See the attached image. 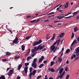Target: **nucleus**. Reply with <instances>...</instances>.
Listing matches in <instances>:
<instances>
[{"label": "nucleus", "mask_w": 79, "mask_h": 79, "mask_svg": "<svg viewBox=\"0 0 79 79\" xmlns=\"http://www.w3.org/2000/svg\"><path fill=\"white\" fill-rule=\"evenodd\" d=\"M42 42V41L41 40H39L38 41H35L32 43V46H35V45H37L40 44H41Z\"/></svg>", "instance_id": "nucleus-1"}, {"label": "nucleus", "mask_w": 79, "mask_h": 79, "mask_svg": "<svg viewBox=\"0 0 79 79\" xmlns=\"http://www.w3.org/2000/svg\"><path fill=\"white\" fill-rule=\"evenodd\" d=\"M29 64V63H25L24 64V65L26 66L25 68H24V70L25 74H27V69H28V67H27V66H28Z\"/></svg>", "instance_id": "nucleus-2"}, {"label": "nucleus", "mask_w": 79, "mask_h": 79, "mask_svg": "<svg viewBox=\"0 0 79 79\" xmlns=\"http://www.w3.org/2000/svg\"><path fill=\"white\" fill-rule=\"evenodd\" d=\"M35 73H36V70H34L32 73H30L29 74L30 78H31L32 75H33V76H34L35 74Z\"/></svg>", "instance_id": "nucleus-3"}, {"label": "nucleus", "mask_w": 79, "mask_h": 79, "mask_svg": "<svg viewBox=\"0 0 79 79\" xmlns=\"http://www.w3.org/2000/svg\"><path fill=\"white\" fill-rule=\"evenodd\" d=\"M13 73H14L13 70H10L7 73V75H8L9 76H11V75L13 74Z\"/></svg>", "instance_id": "nucleus-4"}, {"label": "nucleus", "mask_w": 79, "mask_h": 79, "mask_svg": "<svg viewBox=\"0 0 79 79\" xmlns=\"http://www.w3.org/2000/svg\"><path fill=\"white\" fill-rule=\"evenodd\" d=\"M56 41L51 46L50 48H51V50L53 51V50H55V49L56 46L54 45H56Z\"/></svg>", "instance_id": "nucleus-5"}, {"label": "nucleus", "mask_w": 79, "mask_h": 79, "mask_svg": "<svg viewBox=\"0 0 79 79\" xmlns=\"http://www.w3.org/2000/svg\"><path fill=\"white\" fill-rule=\"evenodd\" d=\"M64 74H65V71H63L62 73H60V75L59 76L60 79H62L63 78V77L64 75Z\"/></svg>", "instance_id": "nucleus-6"}, {"label": "nucleus", "mask_w": 79, "mask_h": 79, "mask_svg": "<svg viewBox=\"0 0 79 79\" xmlns=\"http://www.w3.org/2000/svg\"><path fill=\"white\" fill-rule=\"evenodd\" d=\"M18 39L17 38H16L13 41V42L12 44H17L19 42L18 40Z\"/></svg>", "instance_id": "nucleus-7"}, {"label": "nucleus", "mask_w": 79, "mask_h": 79, "mask_svg": "<svg viewBox=\"0 0 79 79\" xmlns=\"http://www.w3.org/2000/svg\"><path fill=\"white\" fill-rule=\"evenodd\" d=\"M64 14H61L60 15V16H57V18L59 19H61L64 17Z\"/></svg>", "instance_id": "nucleus-8"}, {"label": "nucleus", "mask_w": 79, "mask_h": 79, "mask_svg": "<svg viewBox=\"0 0 79 79\" xmlns=\"http://www.w3.org/2000/svg\"><path fill=\"white\" fill-rule=\"evenodd\" d=\"M37 48L38 50H42L43 49V47L41 46V45H39L37 47Z\"/></svg>", "instance_id": "nucleus-9"}, {"label": "nucleus", "mask_w": 79, "mask_h": 79, "mask_svg": "<svg viewBox=\"0 0 79 79\" xmlns=\"http://www.w3.org/2000/svg\"><path fill=\"white\" fill-rule=\"evenodd\" d=\"M37 47H35L34 48L31 50L32 53H34L36 51H37Z\"/></svg>", "instance_id": "nucleus-10"}, {"label": "nucleus", "mask_w": 79, "mask_h": 79, "mask_svg": "<svg viewBox=\"0 0 79 79\" xmlns=\"http://www.w3.org/2000/svg\"><path fill=\"white\" fill-rule=\"evenodd\" d=\"M44 56H42L39 59L38 62L40 63V62H41L42 61V60H44Z\"/></svg>", "instance_id": "nucleus-11"}, {"label": "nucleus", "mask_w": 79, "mask_h": 79, "mask_svg": "<svg viewBox=\"0 0 79 79\" xmlns=\"http://www.w3.org/2000/svg\"><path fill=\"white\" fill-rule=\"evenodd\" d=\"M48 70H49V71H51V72H52V73H54L55 71V69H50V68H48Z\"/></svg>", "instance_id": "nucleus-12"}, {"label": "nucleus", "mask_w": 79, "mask_h": 79, "mask_svg": "<svg viewBox=\"0 0 79 79\" xmlns=\"http://www.w3.org/2000/svg\"><path fill=\"white\" fill-rule=\"evenodd\" d=\"M32 66L34 68H36V67H37V65L35 63H33L32 65Z\"/></svg>", "instance_id": "nucleus-13"}, {"label": "nucleus", "mask_w": 79, "mask_h": 79, "mask_svg": "<svg viewBox=\"0 0 79 79\" xmlns=\"http://www.w3.org/2000/svg\"><path fill=\"white\" fill-rule=\"evenodd\" d=\"M69 6V3L66 2V4L64 5V8H67Z\"/></svg>", "instance_id": "nucleus-14"}, {"label": "nucleus", "mask_w": 79, "mask_h": 79, "mask_svg": "<svg viewBox=\"0 0 79 79\" xmlns=\"http://www.w3.org/2000/svg\"><path fill=\"white\" fill-rule=\"evenodd\" d=\"M76 54L77 56H78V57H76L75 59V60H77V59H78V58H79V52H77V51H76Z\"/></svg>", "instance_id": "nucleus-15"}, {"label": "nucleus", "mask_w": 79, "mask_h": 79, "mask_svg": "<svg viewBox=\"0 0 79 79\" xmlns=\"http://www.w3.org/2000/svg\"><path fill=\"white\" fill-rule=\"evenodd\" d=\"M64 35V34L63 33H61L60 35H59V37L60 38H62L63 36Z\"/></svg>", "instance_id": "nucleus-16"}, {"label": "nucleus", "mask_w": 79, "mask_h": 79, "mask_svg": "<svg viewBox=\"0 0 79 79\" xmlns=\"http://www.w3.org/2000/svg\"><path fill=\"white\" fill-rule=\"evenodd\" d=\"M63 71V68H62L59 70V73L60 74H61Z\"/></svg>", "instance_id": "nucleus-17"}, {"label": "nucleus", "mask_w": 79, "mask_h": 79, "mask_svg": "<svg viewBox=\"0 0 79 79\" xmlns=\"http://www.w3.org/2000/svg\"><path fill=\"white\" fill-rule=\"evenodd\" d=\"M78 30V28H77V26L76 27L74 28V31L75 32H76V31H77Z\"/></svg>", "instance_id": "nucleus-18"}, {"label": "nucleus", "mask_w": 79, "mask_h": 79, "mask_svg": "<svg viewBox=\"0 0 79 79\" xmlns=\"http://www.w3.org/2000/svg\"><path fill=\"white\" fill-rule=\"evenodd\" d=\"M22 64H19V66H18V69H21V68L22 67Z\"/></svg>", "instance_id": "nucleus-19"}, {"label": "nucleus", "mask_w": 79, "mask_h": 79, "mask_svg": "<svg viewBox=\"0 0 79 79\" xmlns=\"http://www.w3.org/2000/svg\"><path fill=\"white\" fill-rule=\"evenodd\" d=\"M55 34L54 33L53 35V37L51 39V40H54V39H55Z\"/></svg>", "instance_id": "nucleus-20"}, {"label": "nucleus", "mask_w": 79, "mask_h": 79, "mask_svg": "<svg viewBox=\"0 0 79 79\" xmlns=\"http://www.w3.org/2000/svg\"><path fill=\"white\" fill-rule=\"evenodd\" d=\"M62 61V58L60 57L58 58V61H60V63H61V61Z\"/></svg>", "instance_id": "nucleus-21"}, {"label": "nucleus", "mask_w": 79, "mask_h": 79, "mask_svg": "<svg viewBox=\"0 0 79 79\" xmlns=\"http://www.w3.org/2000/svg\"><path fill=\"white\" fill-rule=\"evenodd\" d=\"M32 57L31 56H29L27 57V60L29 61V60H31V59H32Z\"/></svg>", "instance_id": "nucleus-22"}, {"label": "nucleus", "mask_w": 79, "mask_h": 79, "mask_svg": "<svg viewBox=\"0 0 79 79\" xmlns=\"http://www.w3.org/2000/svg\"><path fill=\"white\" fill-rule=\"evenodd\" d=\"M22 50L23 51H24V49H25V46L24 45H22Z\"/></svg>", "instance_id": "nucleus-23"}, {"label": "nucleus", "mask_w": 79, "mask_h": 79, "mask_svg": "<svg viewBox=\"0 0 79 79\" xmlns=\"http://www.w3.org/2000/svg\"><path fill=\"white\" fill-rule=\"evenodd\" d=\"M76 40H74L72 43V44L71 45V46H73L74 45V44H76V43L77 42Z\"/></svg>", "instance_id": "nucleus-24"}, {"label": "nucleus", "mask_w": 79, "mask_h": 79, "mask_svg": "<svg viewBox=\"0 0 79 79\" xmlns=\"http://www.w3.org/2000/svg\"><path fill=\"white\" fill-rule=\"evenodd\" d=\"M44 66V64H41L39 66V68H41L42 67H43V66Z\"/></svg>", "instance_id": "nucleus-25"}, {"label": "nucleus", "mask_w": 79, "mask_h": 79, "mask_svg": "<svg viewBox=\"0 0 79 79\" xmlns=\"http://www.w3.org/2000/svg\"><path fill=\"white\" fill-rule=\"evenodd\" d=\"M78 11H77L76 12H74L73 13H72V14L73 15V16H75V15H76L77 14V13H78Z\"/></svg>", "instance_id": "nucleus-26"}, {"label": "nucleus", "mask_w": 79, "mask_h": 79, "mask_svg": "<svg viewBox=\"0 0 79 79\" xmlns=\"http://www.w3.org/2000/svg\"><path fill=\"white\" fill-rule=\"evenodd\" d=\"M0 79H5V77L4 76H2L0 77Z\"/></svg>", "instance_id": "nucleus-27"}, {"label": "nucleus", "mask_w": 79, "mask_h": 79, "mask_svg": "<svg viewBox=\"0 0 79 79\" xmlns=\"http://www.w3.org/2000/svg\"><path fill=\"white\" fill-rule=\"evenodd\" d=\"M76 55L74 54L72 56H71V59L72 60L73 59V58H74L76 57Z\"/></svg>", "instance_id": "nucleus-28"}, {"label": "nucleus", "mask_w": 79, "mask_h": 79, "mask_svg": "<svg viewBox=\"0 0 79 79\" xmlns=\"http://www.w3.org/2000/svg\"><path fill=\"white\" fill-rule=\"evenodd\" d=\"M36 53H37V52H35L31 55V56L32 57V58H33V57H34V56L35 55V54H36Z\"/></svg>", "instance_id": "nucleus-29"}, {"label": "nucleus", "mask_w": 79, "mask_h": 79, "mask_svg": "<svg viewBox=\"0 0 79 79\" xmlns=\"http://www.w3.org/2000/svg\"><path fill=\"white\" fill-rule=\"evenodd\" d=\"M75 50L77 52H79V47H78Z\"/></svg>", "instance_id": "nucleus-30"}, {"label": "nucleus", "mask_w": 79, "mask_h": 79, "mask_svg": "<svg viewBox=\"0 0 79 79\" xmlns=\"http://www.w3.org/2000/svg\"><path fill=\"white\" fill-rule=\"evenodd\" d=\"M55 62H54L53 61H52L51 62L50 65L51 66H53V65L54 64H55Z\"/></svg>", "instance_id": "nucleus-31"}, {"label": "nucleus", "mask_w": 79, "mask_h": 79, "mask_svg": "<svg viewBox=\"0 0 79 79\" xmlns=\"http://www.w3.org/2000/svg\"><path fill=\"white\" fill-rule=\"evenodd\" d=\"M31 36H29L27 37H26V39H27V40H29V39H30L31 37Z\"/></svg>", "instance_id": "nucleus-32"}, {"label": "nucleus", "mask_w": 79, "mask_h": 79, "mask_svg": "<svg viewBox=\"0 0 79 79\" xmlns=\"http://www.w3.org/2000/svg\"><path fill=\"white\" fill-rule=\"evenodd\" d=\"M36 60H37V58H35L33 59V63H35V62L36 61Z\"/></svg>", "instance_id": "nucleus-33"}, {"label": "nucleus", "mask_w": 79, "mask_h": 79, "mask_svg": "<svg viewBox=\"0 0 79 79\" xmlns=\"http://www.w3.org/2000/svg\"><path fill=\"white\" fill-rule=\"evenodd\" d=\"M2 61L3 62H4V61H8V60L6 59H2Z\"/></svg>", "instance_id": "nucleus-34"}, {"label": "nucleus", "mask_w": 79, "mask_h": 79, "mask_svg": "<svg viewBox=\"0 0 79 79\" xmlns=\"http://www.w3.org/2000/svg\"><path fill=\"white\" fill-rule=\"evenodd\" d=\"M20 57V56H15V59H19V58Z\"/></svg>", "instance_id": "nucleus-35"}, {"label": "nucleus", "mask_w": 79, "mask_h": 79, "mask_svg": "<svg viewBox=\"0 0 79 79\" xmlns=\"http://www.w3.org/2000/svg\"><path fill=\"white\" fill-rule=\"evenodd\" d=\"M10 53H11L9 52H6V55H10Z\"/></svg>", "instance_id": "nucleus-36"}, {"label": "nucleus", "mask_w": 79, "mask_h": 79, "mask_svg": "<svg viewBox=\"0 0 79 79\" xmlns=\"http://www.w3.org/2000/svg\"><path fill=\"white\" fill-rule=\"evenodd\" d=\"M70 51V49H68L67 50H66V53H69V52Z\"/></svg>", "instance_id": "nucleus-37"}, {"label": "nucleus", "mask_w": 79, "mask_h": 79, "mask_svg": "<svg viewBox=\"0 0 79 79\" xmlns=\"http://www.w3.org/2000/svg\"><path fill=\"white\" fill-rule=\"evenodd\" d=\"M50 35V34H48L46 36V38L47 40L49 39L50 38V37H49V38H48V35Z\"/></svg>", "instance_id": "nucleus-38"}, {"label": "nucleus", "mask_w": 79, "mask_h": 79, "mask_svg": "<svg viewBox=\"0 0 79 79\" xmlns=\"http://www.w3.org/2000/svg\"><path fill=\"white\" fill-rule=\"evenodd\" d=\"M29 70L30 73H31V72H32V67L30 68L29 69Z\"/></svg>", "instance_id": "nucleus-39"}, {"label": "nucleus", "mask_w": 79, "mask_h": 79, "mask_svg": "<svg viewBox=\"0 0 79 79\" xmlns=\"http://www.w3.org/2000/svg\"><path fill=\"white\" fill-rule=\"evenodd\" d=\"M69 75H67L66 77V79H69Z\"/></svg>", "instance_id": "nucleus-40"}, {"label": "nucleus", "mask_w": 79, "mask_h": 79, "mask_svg": "<svg viewBox=\"0 0 79 79\" xmlns=\"http://www.w3.org/2000/svg\"><path fill=\"white\" fill-rule=\"evenodd\" d=\"M65 71H68V67H67L65 68Z\"/></svg>", "instance_id": "nucleus-41"}, {"label": "nucleus", "mask_w": 79, "mask_h": 79, "mask_svg": "<svg viewBox=\"0 0 79 79\" xmlns=\"http://www.w3.org/2000/svg\"><path fill=\"white\" fill-rule=\"evenodd\" d=\"M61 39L60 38H59V40L57 41H56V42H57V43H60V40Z\"/></svg>", "instance_id": "nucleus-42"}, {"label": "nucleus", "mask_w": 79, "mask_h": 79, "mask_svg": "<svg viewBox=\"0 0 79 79\" xmlns=\"http://www.w3.org/2000/svg\"><path fill=\"white\" fill-rule=\"evenodd\" d=\"M56 48H57V47H56V48L55 49H54V50H53V52H54V53H55V52L56 51Z\"/></svg>", "instance_id": "nucleus-43"}, {"label": "nucleus", "mask_w": 79, "mask_h": 79, "mask_svg": "<svg viewBox=\"0 0 79 79\" xmlns=\"http://www.w3.org/2000/svg\"><path fill=\"white\" fill-rule=\"evenodd\" d=\"M41 77V76H38L36 77V79H39Z\"/></svg>", "instance_id": "nucleus-44"}, {"label": "nucleus", "mask_w": 79, "mask_h": 79, "mask_svg": "<svg viewBox=\"0 0 79 79\" xmlns=\"http://www.w3.org/2000/svg\"><path fill=\"white\" fill-rule=\"evenodd\" d=\"M41 19V18H39L37 20H36V22L37 23V22H38V21H39V20Z\"/></svg>", "instance_id": "nucleus-45"}, {"label": "nucleus", "mask_w": 79, "mask_h": 79, "mask_svg": "<svg viewBox=\"0 0 79 79\" xmlns=\"http://www.w3.org/2000/svg\"><path fill=\"white\" fill-rule=\"evenodd\" d=\"M44 22H49V20L48 19H47L46 20H44Z\"/></svg>", "instance_id": "nucleus-46"}, {"label": "nucleus", "mask_w": 79, "mask_h": 79, "mask_svg": "<svg viewBox=\"0 0 79 79\" xmlns=\"http://www.w3.org/2000/svg\"><path fill=\"white\" fill-rule=\"evenodd\" d=\"M21 77H19V76H18L17 78V79H20Z\"/></svg>", "instance_id": "nucleus-47"}, {"label": "nucleus", "mask_w": 79, "mask_h": 79, "mask_svg": "<svg viewBox=\"0 0 79 79\" xmlns=\"http://www.w3.org/2000/svg\"><path fill=\"white\" fill-rule=\"evenodd\" d=\"M71 16H70L69 17H65L64 18H65V19H67V18H71Z\"/></svg>", "instance_id": "nucleus-48"}, {"label": "nucleus", "mask_w": 79, "mask_h": 79, "mask_svg": "<svg viewBox=\"0 0 79 79\" xmlns=\"http://www.w3.org/2000/svg\"><path fill=\"white\" fill-rule=\"evenodd\" d=\"M54 13H55L54 12H52L48 14V15H51V14H54Z\"/></svg>", "instance_id": "nucleus-49"}, {"label": "nucleus", "mask_w": 79, "mask_h": 79, "mask_svg": "<svg viewBox=\"0 0 79 79\" xmlns=\"http://www.w3.org/2000/svg\"><path fill=\"white\" fill-rule=\"evenodd\" d=\"M64 41V39H63L61 41V44H63V42Z\"/></svg>", "instance_id": "nucleus-50"}, {"label": "nucleus", "mask_w": 79, "mask_h": 79, "mask_svg": "<svg viewBox=\"0 0 79 79\" xmlns=\"http://www.w3.org/2000/svg\"><path fill=\"white\" fill-rule=\"evenodd\" d=\"M59 22V21H56L54 22V23H58Z\"/></svg>", "instance_id": "nucleus-51"}, {"label": "nucleus", "mask_w": 79, "mask_h": 79, "mask_svg": "<svg viewBox=\"0 0 79 79\" xmlns=\"http://www.w3.org/2000/svg\"><path fill=\"white\" fill-rule=\"evenodd\" d=\"M34 23H37V20L35 19L33 20Z\"/></svg>", "instance_id": "nucleus-52"}, {"label": "nucleus", "mask_w": 79, "mask_h": 79, "mask_svg": "<svg viewBox=\"0 0 79 79\" xmlns=\"http://www.w3.org/2000/svg\"><path fill=\"white\" fill-rule=\"evenodd\" d=\"M31 18V16L30 15H28V16H27V18Z\"/></svg>", "instance_id": "nucleus-53"}, {"label": "nucleus", "mask_w": 79, "mask_h": 79, "mask_svg": "<svg viewBox=\"0 0 79 79\" xmlns=\"http://www.w3.org/2000/svg\"><path fill=\"white\" fill-rule=\"evenodd\" d=\"M46 50V48H44L42 50V52H44V51H45V50Z\"/></svg>", "instance_id": "nucleus-54"}, {"label": "nucleus", "mask_w": 79, "mask_h": 79, "mask_svg": "<svg viewBox=\"0 0 79 79\" xmlns=\"http://www.w3.org/2000/svg\"><path fill=\"white\" fill-rule=\"evenodd\" d=\"M47 60H44V63H47Z\"/></svg>", "instance_id": "nucleus-55"}, {"label": "nucleus", "mask_w": 79, "mask_h": 79, "mask_svg": "<svg viewBox=\"0 0 79 79\" xmlns=\"http://www.w3.org/2000/svg\"><path fill=\"white\" fill-rule=\"evenodd\" d=\"M47 75L45 76V77L44 78V79H48V78H47Z\"/></svg>", "instance_id": "nucleus-56"}, {"label": "nucleus", "mask_w": 79, "mask_h": 79, "mask_svg": "<svg viewBox=\"0 0 79 79\" xmlns=\"http://www.w3.org/2000/svg\"><path fill=\"white\" fill-rule=\"evenodd\" d=\"M74 36V33H73L72 36V38H73Z\"/></svg>", "instance_id": "nucleus-57"}, {"label": "nucleus", "mask_w": 79, "mask_h": 79, "mask_svg": "<svg viewBox=\"0 0 79 79\" xmlns=\"http://www.w3.org/2000/svg\"><path fill=\"white\" fill-rule=\"evenodd\" d=\"M10 69V68H7L6 70V72H8V71Z\"/></svg>", "instance_id": "nucleus-58"}, {"label": "nucleus", "mask_w": 79, "mask_h": 79, "mask_svg": "<svg viewBox=\"0 0 79 79\" xmlns=\"http://www.w3.org/2000/svg\"><path fill=\"white\" fill-rule=\"evenodd\" d=\"M63 53H62L61 55H60V57H61V56H63Z\"/></svg>", "instance_id": "nucleus-59"}, {"label": "nucleus", "mask_w": 79, "mask_h": 79, "mask_svg": "<svg viewBox=\"0 0 79 79\" xmlns=\"http://www.w3.org/2000/svg\"><path fill=\"white\" fill-rule=\"evenodd\" d=\"M56 58V56H55L54 57V58L53 59V60H55V58Z\"/></svg>", "instance_id": "nucleus-60"}, {"label": "nucleus", "mask_w": 79, "mask_h": 79, "mask_svg": "<svg viewBox=\"0 0 79 79\" xmlns=\"http://www.w3.org/2000/svg\"><path fill=\"white\" fill-rule=\"evenodd\" d=\"M61 68V66H60V67H59L58 68V70H59V69H60Z\"/></svg>", "instance_id": "nucleus-61"}, {"label": "nucleus", "mask_w": 79, "mask_h": 79, "mask_svg": "<svg viewBox=\"0 0 79 79\" xmlns=\"http://www.w3.org/2000/svg\"><path fill=\"white\" fill-rule=\"evenodd\" d=\"M30 23H34V20L31 21Z\"/></svg>", "instance_id": "nucleus-62"}, {"label": "nucleus", "mask_w": 79, "mask_h": 79, "mask_svg": "<svg viewBox=\"0 0 79 79\" xmlns=\"http://www.w3.org/2000/svg\"><path fill=\"white\" fill-rule=\"evenodd\" d=\"M77 40L78 41H79V36L77 39Z\"/></svg>", "instance_id": "nucleus-63"}, {"label": "nucleus", "mask_w": 79, "mask_h": 79, "mask_svg": "<svg viewBox=\"0 0 79 79\" xmlns=\"http://www.w3.org/2000/svg\"><path fill=\"white\" fill-rule=\"evenodd\" d=\"M49 79H53L52 77H50Z\"/></svg>", "instance_id": "nucleus-64"}]
</instances>
